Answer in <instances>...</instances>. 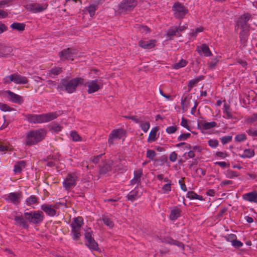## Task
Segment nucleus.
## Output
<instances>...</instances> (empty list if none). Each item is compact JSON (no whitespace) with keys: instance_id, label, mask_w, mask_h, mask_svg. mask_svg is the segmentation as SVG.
Masks as SVG:
<instances>
[{"instance_id":"24","label":"nucleus","mask_w":257,"mask_h":257,"mask_svg":"<svg viewBox=\"0 0 257 257\" xmlns=\"http://www.w3.org/2000/svg\"><path fill=\"white\" fill-rule=\"evenodd\" d=\"M197 50L199 54H203L204 56L208 57L211 55L212 53L207 45L202 44L200 46H197Z\"/></svg>"},{"instance_id":"32","label":"nucleus","mask_w":257,"mask_h":257,"mask_svg":"<svg viewBox=\"0 0 257 257\" xmlns=\"http://www.w3.org/2000/svg\"><path fill=\"white\" fill-rule=\"evenodd\" d=\"M186 197L191 199H197L199 200H203V198L202 196L197 195L194 191H189L186 194Z\"/></svg>"},{"instance_id":"38","label":"nucleus","mask_w":257,"mask_h":257,"mask_svg":"<svg viewBox=\"0 0 257 257\" xmlns=\"http://www.w3.org/2000/svg\"><path fill=\"white\" fill-rule=\"evenodd\" d=\"M167 35L168 37H171L172 36H180L179 34V30L177 27H173L169 29L167 32Z\"/></svg>"},{"instance_id":"59","label":"nucleus","mask_w":257,"mask_h":257,"mask_svg":"<svg viewBox=\"0 0 257 257\" xmlns=\"http://www.w3.org/2000/svg\"><path fill=\"white\" fill-rule=\"evenodd\" d=\"M246 133L251 137H257V130L255 128H250L246 131Z\"/></svg>"},{"instance_id":"53","label":"nucleus","mask_w":257,"mask_h":257,"mask_svg":"<svg viewBox=\"0 0 257 257\" xmlns=\"http://www.w3.org/2000/svg\"><path fill=\"white\" fill-rule=\"evenodd\" d=\"M191 136V134L189 133H184L180 135L177 138L178 141H185Z\"/></svg>"},{"instance_id":"55","label":"nucleus","mask_w":257,"mask_h":257,"mask_svg":"<svg viewBox=\"0 0 257 257\" xmlns=\"http://www.w3.org/2000/svg\"><path fill=\"white\" fill-rule=\"evenodd\" d=\"M234 139L236 142H241L246 139V137L244 134H241L236 135Z\"/></svg>"},{"instance_id":"26","label":"nucleus","mask_w":257,"mask_h":257,"mask_svg":"<svg viewBox=\"0 0 257 257\" xmlns=\"http://www.w3.org/2000/svg\"><path fill=\"white\" fill-rule=\"evenodd\" d=\"M143 172L141 170H138L134 172V177L133 179L131 180V184L132 185L137 184L139 185L141 182V179Z\"/></svg>"},{"instance_id":"39","label":"nucleus","mask_w":257,"mask_h":257,"mask_svg":"<svg viewBox=\"0 0 257 257\" xmlns=\"http://www.w3.org/2000/svg\"><path fill=\"white\" fill-rule=\"evenodd\" d=\"M248 29L242 30L239 34V38L241 42L245 43L247 40Z\"/></svg>"},{"instance_id":"60","label":"nucleus","mask_w":257,"mask_h":257,"mask_svg":"<svg viewBox=\"0 0 257 257\" xmlns=\"http://www.w3.org/2000/svg\"><path fill=\"white\" fill-rule=\"evenodd\" d=\"M156 153L154 150H148L147 151V157L150 159H153V158L156 156Z\"/></svg>"},{"instance_id":"51","label":"nucleus","mask_w":257,"mask_h":257,"mask_svg":"<svg viewBox=\"0 0 257 257\" xmlns=\"http://www.w3.org/2000/svg\"><path fill=\"white\" fill-rule=\"evenodd\" d=\"M238 176L237 172L234 171L228 170L226 173V176L228 178L232 179Z\"/></svg>"},{"instance_id":"23","label":"nucleus","mask_w":257,"mask_h":257,"mask_svg":"<svg viewBox=\"0 0 257 257\" xmlns=\"http://www.w3.org/2000/svg\"><path fill=\"white\" fill-rule=\"evenodd\" d=\"M159 130V128L158 126L154 127L152 128L147 140L149 143L154 142L158 139L159 137V134H158Z\"/></svg>"},{"instance_id":"9","label":"nucleus","mask_w":257,"mask_h":257,"mask_svg":"<svg viewBox=\"0 0 257 257\" xmlns=\"http://www.w3.org/2000/svg\"><path fill=\"white\" fill-rule=\"evenodd\" d=\"M137 0H124L118 6L119 13L125 12L133 10L137 5Z\"/></svg>"},{"instance_id":"4","label":"nucleus","mask_w":257,"mask_h":257,"mask_svg":"<svg viewBox=\"0 0 257 257\" xmlns=\"http://www.w3.org/2000/svg\"><path fill=\"white\" fill-rule=\"evenodd\" d=\"M24 215L27 220L30 223L34 224H39L42 222L44 219L43 212L39 211L25 212Z\"/></svg>"},{"instance_id":"62","label":"nucleus","mask_w":257,"mask_h":257,"mask_svg":"<svg viewBox=\"0 0 257 257\" xmlns=\"http://www.w3.org/2000/svg\"><path fill=\"white\" fill-rule=\"evenodd\" d=\"M180 124L181 126H182L184 128H185L187 130H189V126L188 123V120L184 117L182 118Z\"/></svg>"},{"instance_id":"16","label":"nucleus","mask_w":257,"mask_h":257,"mask_svg":"<svg viewBox=\"0 0 257 257\" xmlns=\"http://www.w3.org/2000/svg\"><path fill=\"white\" fill-rule=\"evenodd\" d=\"M251 15L249 13H245L241 15L236 21L237 25L240 27L241 30L247 29V22L250 19Z\"/></svg>"},{"instance_id":"48","label":"nucleus","mask_w":257,"mask_h":257,"mask_svg":"<svg viewBox=\"0 0 257 257\" xmlns=\"http://www.w3.org/2000/svg\"><path fill=\"white\" fill-rule=\"evenodd\" d=\"M209 146L212 148H216L219 145V142L216 139H210L208 141Z\"/></svg>"},{"instance_id":"61","label":"nucleus","mask_w":257,"mask_h":257,"mask_svg":"<svg viewBox=\"0 0 257 257\" xmlns=\"http://www.w3.org/2000/svg\"><path fill=\"white\" fill-rule=\"evenodd\" d=\"M192 149L194 152L201 153L204 150V148L202 146L195 145L192 147Z\"/></svg>"},{"instance_id":"25","label":"nucleus","mask_w":257,"mask_h":257,"mask_svg":"<svg viewBox=\"0 0 257 257\" xmlns=\"http://www.w3.org/2000/svg\"><path fill=\"white\" fill-rule=\"evenodd\" d=\"M223 113L224 114L223 117L224 118L229 119L233 118L231 109L229 105L226 103L223 105Z\"/></svg>"},{"instance_id":"14","label":"nucleus","mask_w":257,"mask_h":257,"mask_svg":"<svg viewBox=\"0 0 257 257\" xmlns=\"http://www.w3.org/2000/svg\"><path fill=\"white\" fill-rule=\"evenodd\" d=\"M4 95L5 97H7L10 101L13 103L21 104L24 102L23 97L21 96L10 90L5 91Z\"/></svg>"},{"instance_id":"5","label":"nucleus","mask_w":257,"mask_h":257,"mask_svg":"<svg viewBox=\"0 0 257 257\" xmlns=\"http://www.w3.org/2000/svg\"><path fill=\"white\" fill-rule=\"evenodd\" d=\"M126 136V131L122 128L112 130L108 137V143L109 145H113L118 140H124Z\"/></svg>"},{"instance_id":"31","label":"nucleus","mask_w":257,"mask_h":257,"mask_svg":"<svg viewBox=\"0 0 257 257\" xmlns=\"http://www.w3.org/2000/svg\"><path fill=\"white\" fill-rule=\"evenodd\" d=\"M26 163L24 161L18 162L14 166V171L15 173H20L25 167Z\"/></svg>"},{"instance_id":"2","label":"nucleus","mask_w":257,"mask_h":257,"mask_svg":"<svg viewBox=\"0 0 257 257\" xmlns=\"http://www.w3.org/2000/svg\"><path fill=\"white\" fill-rule=\"evenodd\" d=\"M46 135L44 129H38L28 132L26 136V144L28 145H35L42 141Z\"/></svg>"},{"instance_id":"15","label":"nucleus","mask_w":257,"mask_h":257,"mask_svg":"<svg viewBox=\"0 0 257 257\" xmlns=\"http://www.w3.org/2000/svg\"><path fill=\"white\" fill-rule=\"evenodd\" d=\"M143 194V189L140 185L137 187L132 191H131L127 195V199L128 200L133 202L134 201L139 198Z\"/></svg>"},{"instance_id":"45","label":"nucleus","mask_w":257,"mask_h":257,"mask_svg":"<svg viewBox=\"0 0 257 257\" xmlns=\"http://www.w3.org/2000/svg\"><path fill=\"white\" fill-rule=\"evenodd\" d=\"M12 150V146L10 144L4 145L0 144V152H5L6 151H10Z\"/></svg>"},{"instance_id":"13","label":"nucleus","mask_w":257,"mask_h":257,"mask_svg":"<svg viewBox=\"0 0 257 257\" xmlns=\"http://www.w3.org/2000/svg\"><path fill=\"white\" fill-rule=\"evenodd\" d=\"M47 7L48 5L46 3H30L26 6V8L33 13H37L44 11Z\"/></svg>"},{"instance_id":"44","label":"nucleus","mask_w":257,"mask_h":257,"mask_svg":"<svg viewBox=\"0 0 257 257\" xmlns=\"http://www.w3.org/2000/svg\"><path fill=\"white\" fill-rule=\"evenodd\" d=\"M70 136L73 141L77 142L82 141L81 137L75 131H71Z\"/></svg>"},{"instance_id":"18","label":"nucleus","mask_w":257,"mask_h":257,"mask_svg":"<svg viewBox=\"0 0 257 257\" xmlns=\"http://www.w3.org/2000/svg\"><path fill=\"white\" fill-rule=\"evenodd\" d=\"M86 239V244L91 249L96 250L97 248L98 244L95 240L92 238L91 233L90 232H86L85 233Z\"/></svg>"},{"instance_id":"28","label":"nucleus","mask_w":257,"mask_h":257,"mask_svg":"<svg viewBox=\"0 0 257 257\" xmlns=\"http://www.w3.org/2000/svg\"><path fill=\"white\" fill-rule=\"evenodd\" d=\"M181 210L177 207H174L170 212L169 218L171 220L177 219L181 215Z\"/></svg>"},{"instance_id":"12","label":"nucleus","mask_w":257,"mask_h":257,"mask_svg":"<svg viewBox=\"0 0 257 257\" xmlns=\"http://www.w3.org/2000/svg\"><path fill=\"white\" fill-rule=\"evenodd\" d=\"M77 55V51L75 49L68 48L60 53L59 56L62 60H73Z\"/></svg>"},{"instance_id":"54","label":"nucleus","mask_w":257,"mask_h":257,"mask_svg":"<svg viewBox=\"0 0 257 257\" xmlns=\"http://www.w3.org/2000/svg\"><path fill=\"white\" fill-rule=\"evenodd\" d=\"M177 129V127L175 125L169 126L166 128V132L168 134H172L175 133Z\"/></svg>"},{"instance_id":"49","label":"nucleus","mask_w":257,"mask_h":257,"mask_svg":"<svg viewBox=\"0 0 257 257\" xmlns=\"http://www.w3.org/2000/svg\"><path fill=\"white\" fill-rule=\"evenodd\" d=\"M203 31V28L202 27L197 28L195 30H192L190 32V35L191 37H195L199 33L202 32Z\"/></svg>"},{"instance_id":"8","label":"nucleus","mask_w":257,"mask_h":257,"mask_svg":"<svg viewBox=\"0 0 257 257\" xmlns=\"http://www.w3.org/2000/svg\"><path fill=\"white\" fill-rule=\"evenodd\" d=\"M174 16L177 19H183L188 14V10L180 3H175L172 7Z\"/></svg>"},{"instance_id":"57","label":"nucleus","mask_w":257,"mask_h":257,"mask_svg":"<svg viewBox=\"0 0 257 257\" xmlns=\"http://www.w3.org/2000/svg\"><path fill=\"white\" fill-rule=\"evenodd\" d=\"M232 137L230 136H224L222 138H221L220 139L221 140V142L223 145L226 144L232 140Z\"/></svg>"},{"instance_id":"43","label":"nucleus","mask_w":257,"mask_h":257,"mask_svg":"<svg viewBox=\"0 0 257 257\" xmlns=\"http://www.w3.org/2000/svg\"><path fill=\"white\" fill-rule=\"evenodd\" d=\"M102 220L103 223L109 227L111 228L113 226L114 224L112 221L107 216H103Z\"/></svg>"},{"instance_id":"46","label":"nucleus","mask_w":257,"mask_h":257,"mask_svg":"<svg viewBox=\"0 0 257 257\" xmlns=\"http://www.w3.org/2000/svg\"><path fill=\"white\" fill-rule=\"evenodd\" d=\"M223 237L226 241L231 242L232 244L235 238H236V235L234 234H229L223 236Z\"/></svg>"},{"instance_id":"56","label":"nucleus","mask_w":257,"mask_h":257,"mask_svg":"<svg viewBox=\"0 0 257 257\" xmlns=\"http://www.w3.org/2000/svg\"><path fill=\"white\" fill-rule=\"evenodd\" d=\"M201 80L200 78H196L193 79L189 81L188 83V87L190 88H192L194 86H195V85L198 83V82Z\"/></svg>"},{"instance_id":"17","label":"nucleus","mask_w":257,"mask_h":257,"mask_svg":"<svg viewBox=\"0 0 257 257\" xmlns=\"http://www.w3.org/2000/svg\"><path fill=\"white\" fill-rule=\"evenodd\" d=\"M22 195L20 192H13L6 195L5 199L9 202L18 204L20 202Z\"/></svg>"},{"instance_id":"1","label":"nucleus","mask_w":257,"mask_h":257,"mask_svg":"<svg viewBox=\"0 0 257 257\" xmlns=\"http://www.w3.org/2000/svg\"><path fill=\"white\" fill-rule=\"evenodd\" d=\"M60 111L52 112L42 114H29L27 118L32 123H45L56 118L61 115Z\"/></svg>"},{"instance_id":"20","label":"nucleus","mask_w":257,"mask_h":257,"mask_svg":"<svg viewBox=\"0 0 257 257\" xmlns=\"http://www.w3.org/2000/svg\"><path fill=\"white\" fill-rule=\"evenodd\" d=\"M242 198L245 201L257 203V191H252L245 193L242 195Z\"/></svg>"},{"instance_id":"63","label":"nucleus","mask_w":257,"mask_h":257,"mask_svg":"<svg viewBox=\"0 0 257 257\" xmlns=\"http://www.w3.org/2000/svg\"><path fill=\"white\" fill-rule=\"evenodd\" d=\"M177 159V154L175 152H172L169 156V159L172 162H175Z\"/></svg>"},{"instance_id":"21","label":"nucleus","mask_w":257,"mask_h":257,"mask_svg":"<svg viewBox=\"0 0 257 257\" xmlns=\"http://www.w3.org/2000/svg\"><path fill=\"white\" fill-rule=\"evenodd\" d=\"M156 41L155 40H141L139 45L143 49H152L155 47Z\"/></svg>"},{"instance_id":"22","label":"nucleus","mask_w":257,"mask_h":257,"mask_svg":"<svg viewBox=\"0 0 257 257\" xmlns=\"http://www.w3.org/2000/svg\"><path fill=\"white\" fill-rule=\"evenodd\" d=\"M41 208L47 215L50 216H54L56 214V211L54 207L50 204H43L41 206Z\"/></svg>"},{"instance_id":"50","label":"nucleus","mask_w":257,"mask_h":257,"mask_svg":"<svg viewBox=\"0 0 257 257\" xmlns=\"http://www.w3.org/2000/svg\"><path fill=\"white\" fill-rule=\"evenodd\" d=\"M62 72V69L60 67H55L49 71L50 75H57L61 73Z\"/></svg>"},{"instance_id":"52","label":"nucleus","mask_w":257,"mask_h":257,"mask_svg":"<svg viewBox=\"0 0 257 257\" xmlns=\"http://www.w3.org/2000/svg\"><path fill=\"white\" fill-rule=\"evenodd\" d=\"M0 109L3 111H11L13 109L8 104L0 102Z\"/></svg>"},{"instance_id":"11","label":"nucleus","mask_w":257,"mask_h":257,"mask_svg":"<svg viewBox=\"0 0 257 257\" xmlns=\"http://www.w3.org/2000/svg\"><path fill=\"white\" fill-rule=\"evenodd\" d=\"M77 179V177L75 174H68L63 182V187L66 190L73 188L76 184Z\"/></svg>"},{"instance_id":"30","label":"nucleus","mask_w":257,"mask_h":257,"mask_svg":"<svg viewBox=\"0 0 257 257\" xmlns=\"http://www.w3.org/2000/svg\"><path fill=\"white\" fill-rule=\"evenodd\" d=\"M172 185L173 183H165L162 185L161 187L160 193L163 194L169 193L171 191Z\"/></svg>"},{"instance_id":"29","label":"nucleus","mask_w":257,"mask_h":257,"mask_svg":"<svg viewBox=\"0 0 257 257\" xmlns=\"http://www.w3.org/2000/svg\"><path fill=\"white\" fill-rule=\"evenodd\" d=\"M200 125L202 128L205 130L217 127V123L215 121L207 122L206 121H201L200 122Z\"/></svg>"},{"instance_id":"37","label":"nucleus","mask_w":257,"mask_h":257,"mask_svg":"<svg viewBox=\"0 0 257 257\" xmlns=\"http://www.w3.org/2000/svg\"><path fill=\"white\" fill-rule=\"evenodd\" d=\"M115 167L113 165H110V163L108 164H106L101 167L100 171L102 173H106L107 172L112 170L113 169L116 170V168H115Z\"/></svg>"},{"instance_id":"33","label":"nucleus","mask_w":257,"mask_h":257,"mask_svg":"<svg viewBox=\"0 0 257 257\" xmlns=\"http://www.w3.org/2000/svg\"><path fill=\"white\" fill-rule=\"evenodd\" d=\"M254 155V151L250 149L244 150L243 153L239 155L240 157L242 158H250L252 157Z\"/></svg>"},{"instance_id":"19","label":"nucleus","mask_w":257,"mask_h":257,"mask_svg":"<svg viewBox=\"0 0 257 257\" xmlns=\"http://www.w3.org/2000/svg\"><path fill=\"white\" fill-rule=\"evenodd\" d=\"M139 124V126L144 133H147L150 127V123L149 120H146V117L140 116L136 122Z\"/></svg>"},{"instance_id":"27","label":"nucleus","mask_w":257,"mask_h":257,"mask_svg":"<svg viewBox=\"0 0 257 257\" xmlns=\"http://www.w3.org/2000/svg\"><path fill=\"white\" fill-rule=\"evenodd\" d=\"M162 242L170 244L175 245L180 248H183L184 247V245L182 242L174 240L171 237L169 236L163 238Z\"/></svg>"},{"instance_id":"47","label":"nucleus","mask_w":257,"mask_h":257,"mask_svg":"<svg viewBox=\"0 0 257 257\" xmlns=\"http://www.w3.org/2000/svg\"><path fill=\"white\" fill-rule=\"evenodd\" d=\"M181 104L183 110H186L189 107V102L186 97L185 98H182Z\"/></svg>"},{"instance_id":"36","label":"nucleus","mask_w":257,"mask_h":257,"mask_svg":"<svg viewBox=\"0 0 257 257\" xmlns=\"http://www.w3.org/2000/svg\"><path fill=\"white\" fill-rule=\"evenodd\" d=\"M11 28L19 31H22L25 30V24L20 23H14L11 24Z\"/></svg>"},{"instance_id":"42","label":"nucleus","mask_w":257,"mask_h":257,"mask_svg":"<svg viewBox=\"0 0 257 257\" xmlns=\"http://www.w3.org/2000/svg\"><path fill=\"white\" fill-rule=\"evenodd\" d=\"M214 156L217 158L224 159L228 156V155L226 152L217 151L215 152Z\"/></svg>"},{"instance_id":"58","label":"nucleus","mask_w":257,"mask_h":257,"mask_svg":"<svg viewBox=\"0 0 257 257\" xmlns=\"http://www.w3.org/2000/svg\"><path fill=\"white\" fill-rule=\"evenodd\" d=\"M231 245L235 248H239L243 246V243L240 241L238 240L236 237L235 238V239L234 240Z\"/></svg>"},{"instance_id":"64","label":"nucleus","mask_w":257,"mask_h":257,"mask_svg":"<svg viewBox=\"0 0 257 257\" xmlns=\"http://www.w3.org/2000/svg\"><path fill=\"white\" fill-rule=\"evenodd\" d=\"M214 164L215 165H218L221 168H225L226 167H228L229 165H228L225 162H215Z\"/></svg>"},{"instance_id":"3","label":"nucleus","mask_w":257,"mask_h":257,"mask_svg":"<svg viewBox=\"0 0 257 257\" xmlns=\"http://www.w3.org/2000/svg\"><path fill=\"white\" fill-rule=\"evenodd\" d=\"M79 84H84V80L82 78L76 77L71 80L63 79L61 82V86L69 93L76 91L77 87Z\"/></svg>"},{"instance_id":"41","label":"nucleus","mask_w":257,"mask_h":257,"mask_svg":"<svg viewBox=\"0 0 257 257\" xmlns=\"http://www.w3.org/2000/svg\"><path fill=\"white\" fill-rule=\"evenodd\" d=\"M85 9L88 11L91 17H92L95 13L97 10V6L96 5H92L88 7L85 8Z\"/></svg>"},{"instance_id":"40","label":"nucleus","mask_w":257,"mask_h":257,"mask_svg":"<svg viewBox=\"0 0 257 257\" xmlns=\"http://www.w3.org/2000/svg\"><path fill=\"white\" fill-rule=\"evenodd\" d=\"M187 63L188 62L186 60L182 59L173 65V68L175 69H178L186 66Z\"/></svg>"},{"instance_id":"10","label":"nucleus","mask_w":257,"mask_h":257,"mask_svg":"<svg viewBox=\"0 0 257 257\" xmlns=\"http://www.w3.org/2000/svg\"><path fill=\"white\" fill-rule=\"evenodd\" d=\"M85 85L88 87L87 92L91 94L98 91L103 87V84L101 79H95L93 80H89L87 82Z\"/></svg>"},{"instance_id":"34","label":"nucleus","mask_w":257,"mask_h":257,"mask_svg":"<svg viewBox=\"0 0 257 257\" xmlns=\"http://www.w3.org/2000/svg\"><path fill=\"white\" fill-rule=\"evenodd\" d=\"M15 220L16 223L24 228H28V224L25 220L23 216H16L15 217Z\"/></svg>"},{"instance_id":"7","label":"nucleus","mask_w":257,"mask_h":257,"mask_svg":"<svg viewBox=\"0 0 257 257\" xmlns=\"http://www.w3.org/2000/svg\"><path fill=\"white\" fill-rule=\"evenodd\" d=\"M3 83L5 84H8L11 82H14L16 84H27L28 82L27 78L16 73L12 74L5 76L3 79Z\"/></svg>"},{"instance_id":"6","label":"nucleus","mask_w":257,"mask_h":257,"mask_svg":"<svg viewBox=\"0 0 257 257\" xmlns=\"http://www.w3.org/2000/svg\"><path fill=\"white\" fill-rule=\"evenodd\" d=\"M83 224V219L82 217H77L74 218L73 221L70 224L73 239H77L80 236L81 227Z\"/></svg>"},{"instance_id":"35","label":"nucleus","mask_w":257,"mask_h":257,"mask_svg":"<svg viewBox=\"0 0 257 257\" xmlns=\"http://www.w3.org/2000/svg\"><path fill=\"white\" fill-rule=\"evenodd\" d=\"M38 198L35 195H31L26 200V204L27 206H31L33 204L37 203Z\"/></svg>"}]
</instances>
